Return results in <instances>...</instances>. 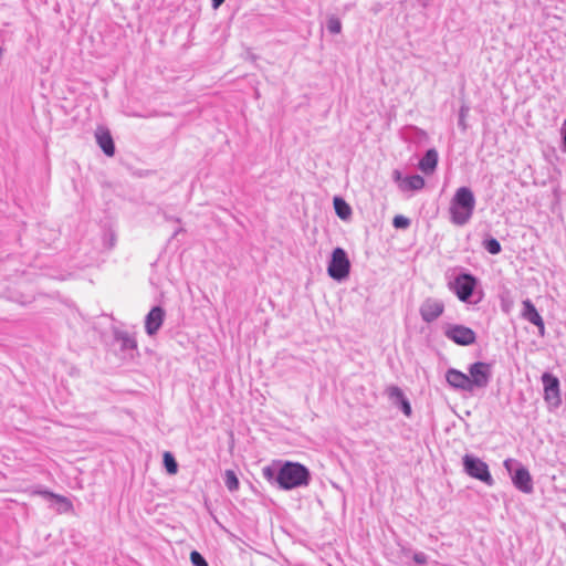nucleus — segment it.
I'll list each match as a JSON object with an SVG mask.
<instances>
[{
  "instance_id": "473e14b6",
  "label": "nucleus",
  "mask_w": 566,
  "mask_h": 566,
  "mask_svg": "<svg viewBox=\"0 0 566 566\" xmlns=\"http://www.w3.org/2000/svg\"><path fill=\"white\" fill-rule=\"evenodd\" d=\"M263 472H264V475H265V476H268V475H270L271 470H270V468H265V469L263 470Z\"/></svg>"
},
{
  "instance_id": "7ed1b4c3",
  "label": "nucleus",
  "mask_w": 566,
  "mask_h": 566,
  "mask_svg": "<svg viewBox=\"0 0 566 566\" xmlns=\"http://www.w3.org/2000/svg\"><path fill=\"white\" fill-rule=\"evenodd\" d=\"M476 286L478 280L470 273H461L449 283L450 291H452L461 302L469 304H478L481 301V296L474 298Z\"/></svg>"
},
{
  "instance_id": "c85d7f7f",
  "label": "nucleus",
  "mask_w": 566,
  "mask_h": 566,
  "mask_svg": "<svg viewBox=\"0 0 566 566\" xmlns=\"http://www.w3.org/2000/svg\"><path fill=\"white\" fill-rule=\"evenodd\" d=\"M559 133L562 139V148L566 150V119L560 124Z\"/></svg>"
},
{
  "instance_id": "f8f14e48",
  "label": "nucleus",
  "mask_w": 566,
  "mask_h": 566,
  "mask_svg": "<svg viewBox=\"0 0 566 566\" xmlns=\"http://www.w3.org/2000/svg\"><path fill=\"white\" fill-rule=\"evenodd\" d=\"M446 380L453 389L472 394L468 374L455 368H449L446 373Z\"/></svg>"
},
{
  "instance_id": "dca6fc26",
  "label": "nucleus",
  "mask_w": 566,
  "mask_h": 566,
  "mask_svg": "<svg viewBox=\"0 0 566 566\" xmlns=\"http://www.w3.org/2000/svg\"><path fill=\"white\" fill-rule=\"evenodd\" d=\"M438 165V151L434 148L428 149L419 161V169L426 175L432 174Z\"/></svg>"
},
{
  "instance_id": "2eb2a0df",
  "label": "nucleus",
  "mask_w": 566,
  "mask_h": 566,
  "mask_svg": "<svg viewBox=\"0 0 566 566\" xmlns=\"http://www.w3.org/2000/svg\"><path fill=\"white\" fill-rule=\"evenodd\" d=\"M96 142L102 150L107 156H113L115 153V146L109 132L105 128H97L95 133Z\"/></svg>"
},
{
  "instance_id": "bb28decb",
  "label": "nucleus",
  "mask_w": 566,
  "mask_h": 566,
  "mask_svg": "<svg viewBox=\"0 0 566 566\" xmlns=\"http://www.w3.org/2000/svg\"><path fill=\"white\" fill-rule=\"evenodd\" d=\"M412 559L418 565H424L428 562V556L423 552H416L412 555Z\"/></svg>"
},
{
  "instance_id": "a878e982",
  "label": "nucleus",
  "mask_w": 566,
  "mask_h": 566,
  "mask_svg": "<svg viewBox=\"0 0 566 566\" xmlns=\"http://www.w3.org/2000/svg\"><path fill=\"white\" fill-rule=\"evenodd\" d=\"M388 395L391 399H397V400H400L405 397L402 390L397 386L389 387Z\"/></svg>"
},
{
  "instance_id": "7c9ffc66",
  "label": "nucleus",
  "mask_w": 566,
  "mask_h": 566,
  "mask_svg": "<svg viewBox=\"0 0 566 566\" xmlns=\"http://www.w3.org/2000/svg\"><path fill=\"white\" fill-rule=\"evenodd\" d=\"M392 179H394V180H395V182H397V184H398V186H399V185H400V182H401V180H403V178H402V174H401L398 169L394 170V172H392Z\"/></svg>"
},
{
  "instance_id": "4468645a",
  "label": "nucleus",
  "mask_w": 566,
  "mask_h": 566,
  "mask_svg": "<svg viewBox=\"0 0 566 566\" xmlns=\"http://www.w3.org/2000/svg\"><path fill=\"white\" fill-rule=\"evenodd\" d=\"M31 494L40 495V496H43L44 499L54 500L55 502H57L61 505V507L57 510L60 513H65L73 509V505L67 497L60 495V494H55L46 489L35 488L31 491Z\"/></svg>"
},
{
  "instance_id": "c756f323",
  "label": "nucleus",
  "mask_w": 566,
  "mask_h": 566,
  "mask_svg": "<svg viewBox=\"0 0 566 566\" xmlns=\"http://www.w3.org/2000/svg\"><path fill=\"white\" fill-rule=\"evenodd\" d=\"M469 112V108L467 106H462L460 108V113H459V126H462L463 129L465 128V124H464V118L467 116Z\"/></svg>"
},
{
  "instance_id": "39448f33",
  "label": "nucleus",
  "mask_w": 566,
  "mask_h": 566,
  "mask_svg": "<svg viewBox=\"0 0 566 566\" xmlns=\"http://www.w3.org/2000/svg\"><path fill=\"white\" fill-rule=\"evenodd\" d=\"M462 462L464 472L468 475L476 480H480L481 482L485 483L489 486H492L494 484V480L490 473L489 467L484 461L472 454H465L462 458Z\"/></svg>"
},
{
  "instance_id": "f257e3e1",
  "label": "nucleus",
  "mask_w": 566,
  "mask_h": 566,
  "mask_svg": "<svg viewBox=\"0 0 566 566\" xmlns=\"http://www.w3.org/2000/svg\"><path fill=\"white\" fill-rule=\"evenodd\" d=\"M475 208V197L468 187L457 189L450 201V221L458 227L465 226L472 218Z\"/></svg>"
},
{
  "instance_id": "9d476101",
  "label": "nucleus",
  "mask_w": 566,
  "mask_h": 566,
  "mask_svg": "<svg viewBox=\"0 0 566 566\" xmlns=\"http://www.w3.org/2000/svg\"><path fill=\"white\" fill-rule=\"evenodd\" d=\"M166 317V312L161 306H154L145 317V331L148 336L158 333Z\"/></svg>"
},
{
  "instance_id": "ddd939ff",
  "label": "nucleus",
  "mask_w": 566,
  "mask_h": 566,
  "mask_svg": "<svg viewBox=\"0 0 566 566\" xmlns=\"http://www.w3.org/2000/svg\"><path fill=\"white\" fill-rule=\"evenodd\" d=\"M544 390H545V399L551 405L559 403V390H558V379L551 374H543L542 376Z\"/></svg>"
},
{
  "instance_id": "4be33fe9",
  "label": "nucleus",
  "mask_w": 566,
  "mask_h": 566,
  "mask_svg": "<svg viewBox=\"0 0 566 566\" xmlns=\"http://www.w3.org/2000/svg\"><path fill=\"white\" fill-rule=\"evenodd\" d=\"M326 28H327L329 33L338 34V33L342 32V22H340V20L337 17L331 15L327 19Z\"/></svg>"
},
{
  "instance_id": "393cba45",
  "label": "nucleus",
  "mask_w": 566,
  "mask_h": 566,
  "mask_svg": "<svg viewBox=\"0 0 566 566\" xmlns=\"http://www.w3.org/2000/svg\"><path fill=\"white\" fill-rule=\"evenodd\" d=\"M392 226L396 229H406L410 226V220L405 216L398 214L394 218Z\"/></svg>"
},
{
  "instance_id": "5701e85b",
  "label": "nucleus",
  "mask_w": 566,
  "mask_h": 566,
  "mask_svg": "<svg viewBox=\"0 0 566 566\" xmlns=\"http://www.w3.org/2000/svg\"><path fill=\"white\" fill-rule=\"evenodd\" d=\"M484 249L491 254H499L501 252V244L494 238H489L483 241Z\"/></svg>"
},
{
  "instance_id": "0eeeda50",
  "label": "nucleus",
  "mask_w": 566,
  "mask_h": 566,
  "mask_svg": "<svg viewBox=\"0 0 566 566\" xmlns=\"http://www.w3.org/2000/svg\"><path fill=\"white\" fill-rule=\"evenodd\" d=\"M471 391L484 389L489 386L492 378V366L488 363L475 361L468 367Z\"/></svg>"
},
{
  "instance_id": "b1692460",
  "label": "nucleus",
  "mask_w": 566,
  "mask_h": 566,
  "mask_svg": "<svg viewBox=\"0 0 566 566\" xmlns=\"http://www.w3.org/2000/svg\"><path fill=\"white\" fill-rule=\"evenodd\" d=\"M190 560L192 566H209L205 557L197 551L190 553Z\"/></svg>"
},
{
  "instance_id": "aec40b11",
  "label": "nucleus",
  "mask_w": 566,
  "mask_h": 566,
  "mask_svg": "<svg viewBox=\"0 0 566 566\" xmlns=\"http://www.w3.org/2000/svg\"><path fill=\"white\" fill-rule=\"evenodd\" d=\"M224 484L230 492H234L239 489V479L234 471L226 470L224 472Z\"/></svg>"
},
{
  "instance_id": "2f4dec72",
  "label": "nucleus",
  "mask_w": 566,
  "mask_h": 566,
  "mask_svg": "<svg viewBox=\"0 0 566 566\" xmlns=\"http://www.w3.org/2000/svg\"><path fill=\"white\" fill-rule=\"evenodd\" d=\"M211 2H212V7L214 9H217L224 2V0H211Z\"/></svg>"
},
{
  "instance_id": "a211bd4d",
  "label": "nucleus",
  "mask_w": 566,
  "mask_h": 566,
  "mask_svg": "<svg viewBox=\"0 0 566 566\" xmlns=\"http://www.w3.org/2000/svg\"><path fill=\"white\" fill-rule=\"evenodd\" d=\"M115 340L119 344L122 350H135L137 348L135 336L128 332H116Z\"/></svg>"
},
{
  "instance_id": "412c9836",
  "label": "nucleus",
  "mask_w": 566,
  "mask_h": 566,
  "mask_svg": "<svg viewBox=\"0 0 566 566\" xmlns=\"http://www.w3.org/2000/svg\"><path fill=\"white\" fill-rule=\"evenodd\" d=\"M164 465L169 474H176L178 471L177 461L170 452L164 453Z\"/></svg>"
},
{
  "instance_id": "6e6552de",
  "label": "nucleus",
  "mask_w": 566,
  "mask_h": 566,
  "mask_svg": "<svg viewBox=\"0 0 566 566\" xmlns=\"http://www.w3.org/2000/svg\"><path fill=\"white\" fill-rule=\"evenodd\" d=\"M444 336L460 346H470L476 342L475 332L461 324H450L444 328Z\"/></svg>"
},
{
  "instance_id": "1a4fd4ad",
  "label": "nucleus",
  "mask_w": 566,
  "mask_h": 566,
  "mask_svg": "<svg viewBox=\"0 0 566 566\" xmlns=\"http://www.w3.org/2000/svg\"><path fill=\"white\" fill-rule=\"evenodd\" d=\"M444 312V303L434 297H427L419 307L421 319L426 323H432Z\"/></svg>"
},
{
  "instance_id": "cd10ccee",
  "label": "nucleus",
  "mask_w": 566,
  "mask_h": 566,
  "mask_svg": "<svg viewBox=\"0 0 566 566\" xmlns=\"http://www.w3.org/2000/svg\"><path fill=\"white\" fill-rule=\"evenodd\" d=\"M400 403H401V410L402 412L406 415V416H410L411 415V406L409 403V401L407 400L406 397H403L402 399L399 400Z\"/></svg>"
},
{
  "instance_id": "f3484780",
  "label": "nucleus",
  "mask_w": 566,
  "mask_h": 566,
  "mask_svg": "<svg viewBox=\"0 0 566 566\" xmlns=\"http://www.w3.org/2000/svg\"><path fill=\"white\" fill-rule=\"evenodd\" d=\"M424 187V179L420 175H412L401 180L399 188L401 191H418Z\"/></svg>"
},
{
  "instance_id": "423d86ee",
  "label": "nucleus",
  "mask_w": 566,
  "mask_h": 566,
  "mask_svg": "<svg viewBox=\"0 0 566 566\" xmlns=\"http://www.w3.org/2000/svg\"><path fill=\"white\" fill-rule=\"evenodd\" d=\"M349 271L350 262L345 250L342 248L334 249L327 266L328 275L336 281H342L348 276Z\"/></svg>"
},
{
  "instance_id": "9b49d317",
  "label": "nucleus",
  "mask_w": 566,
  "mask_h": 566,
  "mask_svg": "<svg viewBox=\"0 0 566 566\" xmlns=\"http://www.w3.org/2000/svg\"><path fill=\"white\" fill-rule=\"evenodd\" d=\"M521 317L538 328L541 335H544V321L531 300L522 302Z\"/></svg>"
},
{
  "instance_id": "20e7f679",
  "label": "nucleus",
  "mask_w": 566,
  "mask_h": 566,
  "mask_svg": "<svg viewBox=\"0 0 566 566\" xmlns=\"http://www.w3.org/2000/svg\"><path fill=\"white\" fill-rule=\"evenodd\" d=\"M509 472L514 486L526 494L533 492V481L528 470L515 459H506L503 463Z\"/></svg>"
},
{
  "instance_id": "f03ea898",
  "label": "nucleus",
  "mask_w": 566,
  "mask_h": 566,
  "mask_svg": "<svg viewBox=\"0 0 566 566\" xmlns=\"http://www.w3.org/2000/svg\"><path fill=\"white\" fill-rule=\"evenodd\" d=\"M311 474L308 469L297 462H285L279 470L276 482L283 490H292L308 485Z\"/></svg>"
},
{
  "instance_id": "6ab92c4d",
  "label": "nucleus",
  "mask_w": 566,
  "mask_h": 566,
  "mask_svg": "<svg viewBox=\"0 0 566 566\" xmlns=\"http://www.w3.org/2000/svg\"><path fill=\"white\" fill-rule=\"evenodd\" d=\"M334 208L336 214L343 220H346L352 214L349 205L339 197L334 198Z\"/></svg>"
}]
</instances>
